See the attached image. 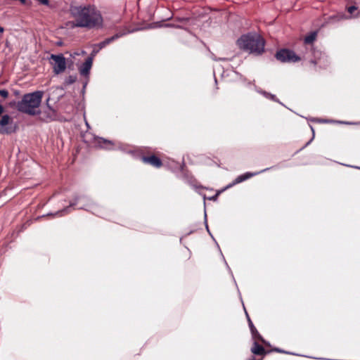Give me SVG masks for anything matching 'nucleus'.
Returning <instances> with one entry per match:
<instances>
[{"label": "nucleus", "instance_id": "obj_4", "mask_svg": "<svg viewBox=\"0 0 360 360\" xmlns=\"http://www.w3.org/2000/svg\"><path fill=\"white\" fill-rule=\"evenodd\" d=\"M50 59L52 60L51 65L53 72L56 75H59L65 70L66 61L65 57L62 54H51Z\"/></svg>", "mask_w": 360, "mask_h": 360}, {"label": "nucleus", "instance_id": "obj_32", "mask_svg": "<svg viewBox=\"0 0 360 360\" xmlns=\"http://www.w3.org/2000/svg\"><path fill=\"white\" fill-rule=\"evenodd\" d=\"M1 131H2L3 133L7 132V131H6V130H2Z\"/></svg>", "mask_w": 360, "mask_h": 360}, {"label": "nucleus", "instance_id": "obj_11", "mask_svg": "<svg viewBox=\"0 0 360 360\" xmlns=\"http://www.w3.org/2000/svg\"><path fill=\"white\" fill-rule=\"evenodd\" d=\"M248 322H249V326H250V330H251L253 339L254 340H259L261 342H262L264 344H265L266 345H269V343L266 342L262 338V337L259 334L258 331L257 330V329L255 328V327L252 324V323L251 320L250 319V318H248Z\"/></svg>", "mask_w": 360, "mask_h": 360}, {"label": "nucleus", "instance_id": "obj_19", "mask_svg": "<svg viewBox=\"0 0 360 360\" xmlns=\"http://www.w3.org/2000/svg\"><path fill=\"white\" fill-rule=\"evenodd\" d=\"M99 50H100L99 47L94 46L93 51H92L90 57H92V59H93L94 57L98 53Z\"/></svg>", "mask_w": 360, "mask_h": 360}, {"label": "nucleus", "instance_id": "obj_21", "mask_svg": "<svg viewBox=\"0 0 360 360\" xmlns=\"http://www.w3.org/2000/svg\"><path fill=\"white\" fill-rule=\"evenodd\" d=\"M0 95L4 98H6L8 96V92L6 90H0Z\"/></svg>", "mask_w": 360, "mask_h": 360}, {"label": "nucleus", "instance_id": "obj_8", "mask_svg": "<svg viewBox=\"0 0 360 360\" xmlns=\"http://www.w3.org/2000/svg\"><path fill=\"white\" fill-rule=\"evenodd\" d=\"M130 32H131V31L128 30L127 32H122L117 33L114 36L105 39L104 41H103L102 42H101L98 44H96L95 46H98V47H99V49H101L104 48L105 46H107L108 44H109L110 43L115 41V39H117L118 38L125 35L127 33H130Z\"/></svg>", "mask_w": 360, "mask_h": 360}, {"label": "nucleus", "instance_id": "obj_25", "mask_svg": "<svg viewBox=\"0 0 360 360\" xmlns=\"http://www.w3.org/2000/svg\"><path fill=\"white\" fill-rule=\"evenodd\" d=\"M4 31V27L0 26V33H3Z\"/></svg>", "mask_w": 360, "mask_h": 360}, {"label": "nucleus", "instance_id": "obj_3", "mask_svg": "<svg viewBox=\"0 0 360 360\" xmlns=\"http://www.w3.org/2000/svg\"><path fill=\"white\" fill-rule=\"evenodd\" d=\"M237 44L241 49L256 54L261 53L264 48L263 39L256 33L243 35Z\"/></svg>", "mask_w": 360, "mask_h": 360}, {"label": "nucleus", "instance_id": "obj_31", "mask_svg": "<svg viewBox=\"0 0 360 360\" xmlns=\"http://www.w3.org/2000/svg\"><path fill=\"white\" fill-rule=\"evenodd\" d=\"M316 53L321 54L320 53H319V51L314 52V54H316Z\"/></svg>", "mask_w": 360, "mask_h": 360}, {"label": "nucleus", "instance_id": "obj_23", "mask_svg": "<svg viewBox=\"0 0 360 360\" xmlns=\"http://www.w3.org/2000/svg\"><path fill=\"white\" fill-rule=\"evenodd\" d=\"M3 112H4V107L1 105H0V115L3 113Z\"/></svg>", "mask_w": 360, "mask_h": 360}, {"label": "nucleus", "instance_id": "obj_28", "mask_svg": "<svg viewBox=\"0 0 360 360\" xmlns=\"http://www.w3.org/2000/svg\"><path fill=\"white\" fill-rule=\"evenodd\" d=\"M311 128L312 133H313V137H312V139H313V138L314 137V129H313V128H312V127H311Z\"/></svg>", "mask_w": 360, "mask_h": 360}, {"label": "nucleus", "instance_id": "obj_13", "mask_svg": "<svg viewBox=\"0 0 360 360\" xmlns=\"http://www.w3.org/2000/svg\"><path fill=\"white\" fill-rule=\"evenodd\" d=\"M251 351L255 354H262L264 352V349L257 342V340H255Z\"/></svg>", "mask_w": 360, "mask_h": 360}, {"label": "nucleus", "instance_id": "obj_17", "mask_svg": "<svg viewBox=\"0 0 360 360\" xmlns=\"http://www.w3.org/2000/svg\"><path fill=\"white\" fill-rule=\"evenodd\" d=\"M257 91V92H259V94H262L266 98L271 99V100H274V101H276V98H275L274 95L271 94H269L268 92H266L264 91H262L261 89H258Z\"/></svg>", "mask_w": 360, "mask_h": 360}, {"label": "nucleus", "instance_id": "obj_16", "mask_svg": "<svg viewBox=\"0 0 360 360\" xmlns=\"http://www.w3.org/2000/svg\"><path fill=\"white\" fill-rule=\"evenodd\" d=\"M77 80V76L75 75H70L65 80V84L70 85L75 82Z\"/></svg>", "mask_w": 360, "mask_h": 360}, {"label": "nucleus", "instance_id": "obj_24", "mask_svg": "<svg viewBox=\"0 0 360 360\" xmlns=\"http://www.w3.org/2000/svg\"><path fill=\"white\" fill-rule=\"evenodd\" d=\"M311 63H313V64H314V65H316V64L319 63V62H318L317 60H311Z\"/></svg>", "mask_w": 360, "mask_h": 360}, {"label": "nucleus", "instance_id": "obj_1", "mask_svg": "<svg viewBox=\"0 0 360 360\" xmlns=\"http://www.w3.org/2000/svg\"><path fill=\"white\" fill-rule=\"evenodd\" d=\"M70 13L73 18V20L70 22L72 27L98 29L102 26L103 18L101 14L94 6H71Z\"/></svg>", "mask_w": 360, "mask_h": 360}, {"label": "nucleus", "instance_id": "obj_30", "mask_svg": "<svg viewBox=\"0 0 360 360\" xmlns=\"http://www.w3.org/2000/svg\"><path fill=\"white\" fill-rule=\"evenodd\" d=\"M206 229H207V231H209L208 226L207 224H206Z\"/></svg>", "mask_w": 360, "mask_h": 360}, {"label": "nucleus", "instance_id": "obj_12", "mask_svg": "<svg viewBox=\"0 0 360 360\" xmlns=\"http://www.w3.org/2000/svg\"><path fill=\"white\" fill-rule=\"evenodd\" d=\"M85 199H86L85 197L77 198L74 202H71L70 203V207H67L66 208L56 212L55 215H58V216H63V215H64L65 214H66V213H68L69 212V209H70V207L74 206V205H75L77 204V202L78 200H85Z\"/></svg>", "mask_w": 360, "mask_h": 360}, {"label": "nucleus", "instance_id": "obj_26", "mask_svg": "<svg viewBox=\"0 0 360 360\" xmlns=\"http://www.w3.org/2000/svg\"><path fill=\"white\" fill-rule=\"evenodd\" d=\"M274 350L276 351V352H284V351L281 350L279 349H275Z\"/></svg>", "mask_w": 360, "mask_h": 360}, {"label": "nucleus", "instance_id": "obj_29", "mask_svg": "<svg viewBox=\"0 0 360 360\" xmlns=\"http://www.w3.org/2000/svg\"><path fill=\"white\" fill-rule=\"evenodd\" d=\"M81 208H84V209H86V210H89V207H82Z\"/></svg>", "mask_w": 360, "mask_h": 360}, {"label": "nucleus", "instance_id": "obj_7", "mask_svg": "<svg viewBox=\"0 0 360 360\" xmlns=\"http://www.w3.org/2000/svg\"><path fill=\"white\" fill-rule=\"evenodd\" d=\"M92 57H89L85 62L79 67V72L82 76L87 77L92 67Z\"/></svg>", "mask_w": 360, "mask_h": 360}, {"label": "nucleus", "instance_id": "obj_15", "mask_svg": "<svg viewBox=\"0 0 360 360\" xmlns=\"http://www.w3.org/2000/svg\"><path fill=\"white\" fill-rule=\"evenodd\" d=\"M316 37V34L315 32L311 33L304 38V42L306 44H311L315 40Z\"/></svg>", "mask_w": 360, "mask_h": 360}, {"label": "nucleus", "instance_id": "obj_6", "mask_svg": "<svg viewBox=\"0 0 360 360\" xmlns=\"http://www.w3.org/2000/svg\"><path fill=\"white\" fill-rule=\"evenodd\" d=\"M266 169H264L261 172H255V173H252V172H247L245 174H243L242 175H240L238 176L233 183L229 184L228 186H226V187L225 188V189H227V188H231L233 186L237 184H239L240 182H243V181H245L264 171H265Z\"/></svg>", "mask_w": 360, "mask_h": 360}, {"label": "nucleus", "instance_id": "obj_2", "mask_svg": "<svg viewBox=\"0 0 360 360\" xmlns=\"http://www.w3.org/2000/svg\"><path fill=\"white\" fill-rule=\"evenodd\" d=\"M43 94V91H41L25 94L22 100L17 103V109L30 115L39 114Z\"/></svg>", "mask_w": 360, "mask_h": 360}, {"label": "nucleus", "instance_id": "obj_10", "mask_svg": "<svg viewBox=\"0 0 360 360\" xmlns=\"http://www.w3.org/2000/svg\"><path fill=\"white\" fill-rule=\"evenodd\" d=\"M142 160L143 162L148 163L155 167H160L162 165L161 160L155 155L150 157H143Z\"/></svg>", "mask_w": 360, "mask_h": 360}, {"label": "nucleus", "instance_id": "obj_9", "mask_svg": "<svg viewBox=\"0 0 360 360\" xmlns=\"http://www.w3.org/2000/svg\"><path fill=\"white\" fill-rule=\"evenodd\" d=\"M94 142L97 146L108 150L112 149L114 145L112 141L101 137L94 138Z\"/></svg>", "mask_w": 360, "mask_h": 360}, {"label": "nucleus", "instance_id": "obj_5", "mask_svg": "<svg viewBox=\"0 0 360 360\" xmlns=\"http://www.w3.org/2000/svg\"><path fill=\"white\" fill-rule=\"evenodd\" d=\"M276 57L278 60L283 63L297 62L300 59L293 51L288 49L278 51Z\"/></svg>", "mask_w": 360, "mask_h": 360}, {"label": "nucleus", "instance_id": "obj_14", "mask_svg": "<svg viewBox=\"0 0 360 360\" xmlns=\"http://www.w3.org/2000/svg\"><path fill=\"white\" fill-rule=\"evenodd\" d=\"M10 121H11V117L8 115H3L0 118V125L1 127H4V126L8 124Z\"/></svg>", "mask_w": 360, "mask_h": 360}, {"label": "nucleus", "instance_id": "obj_27", "mask_svg": "<svg viewBox=\"0 0 360 360\" xmlns=\"http://www.w3.org/2000/svg\"><path fill=\"white\" fill-rule=\"evenodd\" d=\"M79 53H80V54H82V55H85V54H86V52H85L84 51H81L79 52Z\"/></svg>", "mask_w": 360, "mask_h": 360}, {"label": "nucleus", "instance_id": "obj_22", "mask_svg": "<svg viewBox=\"0 0 360 360\" xmlns=\"http://www.w3.org/2000/svg\"><path fill=\"white\" fill-rule=\"evenodd\" d=\"M79 55H80L79 52H77H77H74V53L70 54L71 57H72L73 58H75V57L77 56H79Z\"/></svg>", "mask_w": 360, "mask_h": 360}, {"label": "nucleus", "instance_id": "obj_18", "mask_svg": "<svg viewBox=\"0 0 360 360\" xmlns=\"http://www.w3.org/2000/svg\"><path fill=\"white\" fill-rule=\"evenodd\" d=\"M360 17V11L359 12H357L356 14L352 15V16H349V17H347V16H345V15L343 14H340L337 16V18H338V20H342V19H349V18H359Z\"/></svg>", "mask_w": 360, "mask_h": 360}, {"label": "nucleus", "instance_id": "obj_20", "mask_svg": "<svg viewBox=\"0 0 360 360\" xmlns=\"http://www.w3.org/2000/svg\"><path fill=\"white\" fill-rule=\"evenodd\" d=\"M357 10V8L354 6H349L347 8V11L350 13V14H352L355 11Z\"/></svg>", "mask_w": 360, "mask_h": 360}]
</instances>
